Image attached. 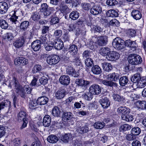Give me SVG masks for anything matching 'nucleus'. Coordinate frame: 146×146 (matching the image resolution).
Returning a JSON list of instances; mask_svg holds the SVG:
<instances>
[{
    "label": "nucleus",
    "instance_id": "1",
    "mask_svg": "<svg viewBox=\"0 0 146 146\" xmlns=\"http://www.w3.org/2000/svg\"><path fill=\"white\" fill-rule=\"evenodd\" d=\"M10 86L12 87L13 85L14 88L16 90L17 93L20 95L21 97L24 98L25 97L26 92L27 94H29L31 93V89L28 86H25L24 88L20 85L18 80L15 78H13L11 82L10 83Z\"/></svg>",
    "mask_w": 146,
    "mask_h": 146
},
{
    "label": "nucleus",
    "instance_id": "2",
    "mask_svg": "<svg viewBox=\"0 0 146 146\" xmlns=\"http://www.w3.org/2000/svg\"><path fill=\"white\" fill-rule=\"evenodd\" d=\"M129 63L132 65H136L141 64L142 61L141 57L136 54H131L128 57Z\"/></svg>",
    "mask_w": 146,
    "mask_h": 146
},
{
    "label": "nucleus",
    "instance_id": "3",
    "mask_svg": "<svg viewBox=\"0 0 146 146\" xmlns=\"http://www.w3.org/2000/svg\"><path fill=\"white\" fill-rule=\"evenodd\" d=\"M124 41L119 38L117 37L113 39L112 45L115 48L118 50L121 49L124 47Z\"/></svg>",
    "mask_w": 146,
    "mask_h": 146
},
{
    "label": "nucleus",
    "instance_id": "4",
    "mask_svg": "<svg viewBox=\"0 0 146 146\" xmlns=\"http://www.w3.org/2000/svg\"><path fill=\"white\" fill-rule=\"evenodd\" d=\"M60 60V58L59 56L54 55L48 57L46 61L50 65H54L58 63Z\"/></svg>",
    "mask_w": 146,
    "mask_h": 146
},
{
    "label": "nucleus",
    "instance_id": "5",
    "mask_svg": "<svg viewBox=\"0 0 146 146\" xmlns=\"http://www.w3.org/2000/svg\"><path fill=\"white\" fill-rule=\"evenodd\" d=\"M120 57L119 54L117 52L111 51L106 56V58L109 60L115 61L118 59Z\"/></svg>",
    "mask_w": 146,
    "mask_h": 146
},
{
    "label": "nucleus",
    "instance_id": "6",
    "mask_svg": "<svg viewBox=\"0 0 146 146\" xmlns=\"http://www.w3.org/2000/svg\"><path fill=\"white\" fill-rule=\"evenodd\" d=\"M89 91L93 95H98L101 92V89L98 85L94 84L90 87Z\"/></svg>",
    "mask_w": 146,
    "mask_h": 146
},
{
    "label": "nucleus",
    "instance_id": "7",
    "mask_svg": "<svg viewBox=\"0 0 146 146\" xmlns=\"http://www.w3.org/2000/svg\"><path fill=\"white\" fill-rule=\"evenodd\" d=\"M25 43V40L23 36L21 37L17 40H15L13 43V45L16 48H19L22 47Z\"/></svg>",
    "mask_w": 146,
    "mask_h": 146
},
{
    "label": "nucleus",
    "instance_id": "8",
    "mask_svg": "<svg viewBox=\"0 0 146 146\" xmlns=\"http://www.w3.org/2000/svg\"><path fill=\"white\" fill-rule=\"evenodd\" d=\"M15 65L21 64L23 65L27 64L28 63V60L25 57H22L16 58L14 61Z\"/></svg>",
    "mask_w": 146,
    "mask_h": 146
},
{
    "label": "nucleus",
    "instance_id": "9",
    "mask_svg": "<svg viewBox=\"0 0 146 146\" xmlns=\"http://www.w3.org/2000/svg\"><path fill=\"white\" fill-rule=\"evenodd\" d=\"M108 41V37L106 36H101L97 38V43L100 46L106 45Z\"/></svg>",
    "mask_w": 146,
    "mask_h": 146
},
{
    "label": "nucleus",
    "instance_id": "10",
    "mask_svg": "<svg viewBox=\"0 0 146 146\" xmlns=\"http://www.w3.org/2000/svg\"><path fill=\"white\" fill-rule=\"evenodd\" d=\"M135 106L138 109L143 110L146 109V102L145 101H138L134 104Z\"/></svg>",
    "mask_w": 146,
    "mask_h": 146
},
{
    "label": "nucleus",
    "instance_id": "11",
    "mask_svg": "<svg viewBox=\"0 0 146 146\" xmlns=\"http://www.w3.org/2000/svg\"><path fill=\"white\" fill-rule=\"evenodd\" d=\"M41 43L39 40H36L31 43V46L32 49L35 51H38L41 48Z\"/></svg>",
    "mask_w": 146,
    "mask_h": 146
},
{
    "label": "nucleus",
    "instance_id": "12",
    "mask_svg": "<svg viewBox=\"0 0 146 146\" xmlns=\"http://www.w3.org/2000/svg\"><path fill=\"white\" fill-rule=\"evenodd\" d=\"M70 79L69 76L66 75H64L60 77L59 81L60 83L64 85H67L70 82Z\"/></svg>",
    "mask_w": 146,
    "mask_h": 146
},
{
    "label": "nucleus",
    "instance_id": "13",
    "mask_svg": "<svg viewBox=\"0 0 146 146\" xmlns=\"http://www.w3.org/2000/svg\"><path fill=\"white\" fill-rule=\"evenodd\" d=\"M125 45L131 48V49L133 51L135 50L137 46V43L135 41H132L130 39L126 40L125 42Z\"/></svg>",
    "mask_w": 146,
    "mask_h": 146
},
{
    "label": "nucleus",
    "instance_id": "14",
    "mask_svg": "<svg viewBox=\"0 0 146 146\" xmlns=\"http://www.w3.org/2000/svg\"><path fill=\"white\" fill-rule=\"evenodd\" d=\"M102 11L101 7L98 5H95L90 9L91 13L94 15H98Z\"/></svg>",
    "mask_w": 146,
    "mask_h": 146
},
{
    "label": "nucleus",
    "instance_id": "15",
    "mask_svg": "<svg viewBox=\"0 0 146 146\" xmlns=\"http://www.w3.org/2000/svg\"><path fill=\"white\" fill-rule=\"evenodd\" d=\"M117 111L119 113L121 114V115L129 114L130 112V109L125 106L119 107L118 108Z\"/></svg>",
    "mask_w": 146,
    "mask_h": 146
},
{
    "label": "nucleus",
    "instance_id": "16",
    "mask_svg": "<svg viewBox=\"0 0 146 146\" xmlns=\"http://www.w3.org/2000/svg\"><path fill=\"white\" fill-rule=\"evenodd\" d=\"M8 9V5L6 2H0V13L1 14L5 13L7 12Z\"/></svg>",
    "mask_w": 146,
    "mask_h": 146
},
{
    "label": "nucleus",
    "instance_id": "17",
    "mask_svg": "<svg viewBox=\"0 0 146 146\" xmlns=\"http://www.w3.org/2000/svg\"><path fill=\"white\" fill-rule=\"evenodd\" d=\"M100 102L101 105L104 108H107L110 105L109 100L106 98H102Z\"/></svg>",
    "mask_w": 146,
    "mask_h": 146
},
{
    "label": "nucleus",
    "instance_id": "18",
    "mask_svg": "<svg viewBox=\"0 0 146 146\" xmlns=\"http://www.w3.org/2000/svg\"><path fill=\"white\" fill-rule=\"evenodd\" d=\"M76 84L80 86L86 87L88 85L90 82L88 81L80 79H77L75 81Z\"/></svg>",
    "mask_w": 146,
    "mask_h": 146
},
{
    "label": "nucleus",
    "instance_id": "19",
    "mask_svg": "<svg viewBox=\"0 0 146 146\" xmlns=\"http://www.w3.org/2000/svg\"><path fill=\"white\" fill-rule=\"evenodd\" d=\"M131 16L136 20L140 19L142 17L141 12L137 10H133L131 13Z\"/></svg>",
    "mask_w": 146,
    "mask_h": 146
},
{
    "label": "nucleus",
    "instance_id": "20",
    "mask_svg": "<svg viewBox=\"0 0 146 146\" xmlns=\"http://www.w3.org/2000/svg\"><path fill=\"white\" fill-rule=\"evenodd\" d=\"M66 72L67 74L74 77H77L79 75L75 70L71 67H68L66 70Z\"/></svg>",
    "mask_w": 146,
    "mask_h": 146
},
{
    "label": "nucleus",
    "instance_id": "21",
    "mask_svg": "<svg viewBox=\"0 0 146 146\" xmlns=\"http://www.w3.org/2000/svg\"><path fill=\"white\" fill-rule=\"evenodd\" d=\"M54 46L55 49L58 50H60L63 47V42L60 39L57 40L54 43Z\"/></svg>",
    "mask_w": 146,
    "mask_h": 146
},
{
    "label": "nucleus",
    "instance_id": "22",
    "mask_svg": "<svg viewBox=\"0 0 146 146\" xmlns=\"http://www.w3.org/2000/svg\"><path fill=\"white\" fill-rule=\"evenodd\" d=\"M48 100V98L45 96H42L39 97L37 100V103L40 105H44L46 104Z\"/></svg>",
    "mask_w": 146,
    "mask_h": 146
},
{
    "label": "nucleus",
    "instance_id": "23",
    "mask_svg": "<svg viewBox=\"0 0 146 146\" xmlns=\"http://www.w3.org/2000/svg\"><path fill=\"white\" fill-rule=\"evenodd\" d=\"M78 49L77 46L74 44L71 45L68 49V52L72 56L76 55L78 53Z\"/></svg>",
    "mask_w": 146,
    "mask_h": 146
},
{
    "label": "nucleus",
    "instance_id": "24",
    "mask_svg": "<svg viewBox=\"0 0 146 146\" xmlns=\"http://www.w3.org/2000/svg\"><path fill=\"white\" fill-rule=\"evenodd\" d=\"M51 119L50 116L48 115H46L44 116L43 121V125L45 127L49 126L50 124Z\"/></svg>",
    "mask_w": 146,
    "mask_h": 146
},
{
    "label": "nucleus",
    "instance_id": "25",
    "mask_svg": "<svg viewBox=\"0 0 146 146\" xmlns=\"http://www.w3.org/2000/svg\"><path fill=\"white\" fill-rule=\"evenodd\" d=\"M91 71L94 74L98 75L100 74L102 72L101 68L98 65H95L93 66Z\"/></svg>",
    "mask_w": 146,
    "mask_h": 146
},
{
    "label": "nucleus",
    "instance_id": "26",
    "mask_svg": "<svg viewBox=\"0 0 146 146\" xmlns=\"http://www.w3.org/2000/svg\"><path fill=\"white\" fill-rule=\"evenodd\" d=\"M102 68L103 69L107 72H109L112 69V65L110 63L104 62L102 63Z\"/></svg>",
    "mask_w": 146,
    "mask_h": 146
},
{
    "label": "nucleus",
    "instance_id": "27",
    "mask_svg": "<svg viewBox=\"0 0 146 146\" xmlns=\"http://www.w3.org/2000/svg\"><path fill=\"white\" fill-rule=\"evenodd\" d=\"M119 77V74L113 73L109 74L108 76V78L111 81H116L118 80Z\"/></svg>",
    "mask_w": 146,
    "mask_h": 146
},
{
    "label": "nucleus",
    "instance_id": "28",
    "mask_svg": "<svg viewBox=\"0 0 146 146\" xmlns=\"http://www.w3.org/2000/svg\"><path fill=\"white\" fill-rule=\"evenodd\" d=\"M65 95V91L64 90H58L55 94L56 97L58 99L63 98Z\"/></svg>",
    "mask_w": 146,
    "mask_h": 146
},
{
    "label": "nucleus",
    "instance_id": "29",
    "mask_svg": "<svg viewBox=\"0 0 146 146\" xmlns=\"http://www.w3.org/2000/svg\"><path fill=\"white\" fill-rule=\"evenodd\" d=\"M50 36L48 34H46L44 35H42L40 37L39 40L41 43L44 44L47 42V41L50 40Z\"/></svg>",
    "mask_w": 146,
    "mask_h": 146
},
{
    "label": "nucleus",
    "instance_id": "30",
    "mask_svg": "<svg viewBox=\"0 0 146 146\" xmlns=\"http://www.w3.org/2000/svg\"><path fill=\"white\" fill-rule=\"evenodd\" d=\"M106 15L109 17H115L118 15V12L113 9H110L106 13Z\"/></svg>",
    "mask_w": 146,
    "mask_h": 146
},
{
    "label": "nucleus",
    "instance_id": "31",
    "mask_svg": "<svg viewBox=\"0 0 146 146\" xmlns=\"http://www.w3.org/2000/svg\"><path fill=\"white\" fill-rule=\"evenodd\" d=\"M72 113L70 112H64L62 114V118L66 121L70 120L73 117Z\"/></svg>",
    "mask_w": 146,
    "mask_h": 146
},
{
    "label": "nucleus",
    "instance_id": "32",
    "mask_svg": "<svg viewBox=\"0 0 146 146\" xmlns=\"http://www.w3.org/2000/svg\"><path fill=\"white\" fill-rule=\"evenodd\" d=\"M82 98L84 100L90 101L92 100L93 97V94L90 92L84 93L82 95Z\"/></svg>",
    "mask_w": 146,
    "mask_h": 146
},
{
    "label": "nucleus",
    "instance_id": "33",
    "mask_svg": "<svg viewBox=\"0 0 146 146\" xmlns=\"http://www.w3.org/2000/svg\"><path fill=\"white\" fill-rule=\"evenodd\" d=\"M58 137L55 135H49L47 138V141L50 143H56L58 141Z\"/></svg>",
    "mask_w": 146,
    "mask_h": 146
},
{
    "label": "nucleus",
    "instance_id": "34",
    "mask_svg": "<svg viewBox=\"0 0 146 146\" xmlns=\"http://www.w3.org/2000/svg\"><path fill=\"white\" fill-rule=\"evenodd\" d=\"M44 44V48L47 51L51 50L53 48L54 42L52 41H49Z\"/></svg>",
    "mask_w": 146,
    "mask_h": 146
},
{
    "label": "nucleus",
    "instance_id": "35",
    "mask_svg": "<svg viewBox=\"0 0 146 146\" xmlns=\"http://www.w3.org/2000/svg\"><path fill=\"white\" fill-rule=\"evenodd\" d=\"M60 10L62 13L66 14L70 12V9L66 5L61 3L60 6Z\"/></svg>",
    "mask_w": 146,
    "mask_h": 146
},
{
    "label": "nucleus",
    "instance_id": "36",
    "mask_svg": "<svg viewBox=\"0 0 146 146\" xmlns=\"http://www.w3.org/2000/svg\"><path fill=\"white\" fill-rule=\"evenodd\" d=\"M11 102L7 100H3L0 102V110L5 107L10 106Z\"/></svg>",
    "mask_w": 146,
    "mask_h": 146
},
{
    "label": "nucleus",
    "instance_id": "37",
    "mask_svg": "<svg viewBox=\"0 0 146 146\" xmlns=\"http://www.w3.org/2000/svg\"><path fill=\"white\" fill-rule=\"evenodd\" d=\"M79 16V13L77 11H72L69 15L70 18L72 20H77Z\"/></svg>",
    "mask_w": 146,
    "mask_h": 146
},
{
    "label": "nucleus",
    "instance_id": "38",
    "mask_svg": "<svg viewBox=\"0 0 146 146\" xmlns=\"http://www.w3.org/2000/svg\"><path fill=\"white\" fill-rule=\"evenodd\" d=\"M141 79L140 74L136 73L131 77V80L134 83H137Z\"/></svg>",
    "mask_w": 146,
    "mask_h": 146
},
{
    "label": "nucleus",
    "instance_id": "39",
    "mask_svg": "<svg viewBox=\"0 0 146 146\" xmlns=\"http://www.w3.org/2000/svg\"><path fill=\"white\" fill-rule=\"evenodd\" d=\"M129 81L128 77L126 76L121 77L119 79V83L122 86H124Z\"/></svg>",
    "mask_w": 146,
    "mask_h": 146
},
{
    "label": "nucleus",
    "instance_id": "40",
    "mask_svg": "<svg viewBox=\"0 0 146 146\" xmlns=\"http://www.w3.org/2000/svg\"><path fill=\"white\" fill-rule=\"evenodd\" d=\"M29 25V22L27 21L22 22L20 24L19 27L20 29L23 31H25Z\"/></svg>",
    "mask_w": 146,
    "mask_h": 146
},
{
    "label": "nucleus",
    "instance_id": "41",
    "mask_svg": "<svg viewBox=\"0 0 146 146\" xmlns=\"http://www.w3.org/2000/svg\"><path fill=\"white\" fill-rule=\"evenodd\" d=\"M110 51V49L107 47H102L101 48L100 50V53L103 56H106L109 54Z\"/></svg>",
    "mask_w": 146,
    "mask_h": 146
},
{
    "label": "nucleus",
    "instance_id": "42",
    "mask_svg": "<svg viewBox=\"0 0 146 146\" xmlns=\"http://www.w3.org/2000/svg\"><path fill=\"white\" fill-rule=\"evenodd\" d=\"M26 113L24 111H20L17 115V119L19 121L24 120V119H27L26 118Z\"/></svg>",
    "mask_w": 146,
    "mask_h": 146
},
{
    "label": "nucleus",
    "instance_id": "43",
    "mask_svg": "<svg viewBox=\"0 0 146 146\" xmlns=\"http://www.w3.org/2000/svg\"><path fill=\"white\" fill-rule=\"evenodd\" d=\"M60 112L58 107L57 106H55L52 109V114L53 116L58 117L60 114Z\"/></svg>",
    "mask_w": 146,
    "mask_h": 146
},
{
    "label": "nucleus",
    "instance_id": "44",
    "mask_svg": "<svg viewBox=\"0 0 146 146\" xmlns=\"http://www.w3.org/2000/svg\"><path fill=\"white\" fill-rule=\"evenodd\" d=\"M121 117L122 119L127 122L132 121L133 119V115L129 114L121 115Z\"/></svg>",
    "mask_w": 146,
    "mask_h": 146
},
{
    "label": "nucleus",
    "instance_id": "45",
    "mask_svg": "<svg viewBox=\"0 0 146 146\" xmlns=\"http://www.w3.org/2000/svg\"><path fill=\"white\" fill-rule=\"evenodd\" d=\"M72 135L69 133L66 134L62 136L61 140L64 143H67L70 139Z\"/></svg>",
    "mask_w": 146,
    "mask_h": 146
},
{
    "label": "nucleus",
    "instance_id": "46",
    "mask_svg": "<svg viewBox=\"0 0 146 146\" xmlns=\"http://www.w3.org/2000/svg\"><path fill=\"white\" fill-rule=\"evenodd\" d=\"M38 104L36 100H32L30 102L29 104V108L31 109H35L36 108Z\"/></svg>",
    "mask_w": 146,
    "mask_h": 146
},
{
    "label": "nucleus",
    "instance_id": "47",
    "mask_svg": "<svg viewBox=\"0 0 146 146\" xmlns=\"http://www.w3.org/2000/svg\"><path fill=\"white\" fill-rule=\"evenodd\" d=\"M141 131V129L137 127L133 128L131 130V133L135 136L138 135Z\"/></svg>",
    "mask_w": 146,
    "mask_h": 146
},
{
    "label": "nucleus",
    "instance_id": "48",
    "mask_svg": "<svg viewBox=\"0 0 146 146\" xmlns=\"http://www.w3.org/2000/svg\"><path fill=\"white\" fill-rule=\"evenodd\" d=\"M105 126V123L103 122L98 121L94 125V128L97 129H100L103 128Z\"/></svg>",
    "mask_w": 146,
    "mask_h": 146
},
{
    "label": "nucleus",
    "instance_id": "49",
    "mask_svg": "<svg viewBox=\"0 0 146 146\" xmlns=\"http://www.w3.org/2000/svg\"><path fill=\"white\" fill-rule=\"evenodd\" d=\"M42 69V66L39 64H36L32 69L33 73H36L40 71Z\"/></svg>",
    "mask_w": 146,
    "mask_h": 146
},
{
    "label": "nucleus",
    "instance_id": "50",
    "mask_svg": "<svg viewBox=\"0 0 146 146\" xmlns=\"http://www.w3.org/2000/svg\"><path fill=\"white\" fill-rule=\"evenodd\" d=\"M131 129L130 125L127 124H125L121 125L119 128L120 131L123 132L129 130Z\"/></svg>",
    "mask_w": 146,
    "mask_h": 146
},
{
    "label": "nucleus",
    "instance_id": "51",
    "mask_svg": "<svg viewBox=\"0 0 146 146\" xmlns=\"http://www.w3.org/2000/svg\"><path fill=\"white\" fill-rule=\"evenodd\" d=\"M0 26L2 29H6L8 27V24L5 20L1 19L0 20Z\"/></svg>",
    "mask_w": 146,
    "mask_h": 146
},
{
    "label": "nucleus",
    "instance_id": "52",
    "mask_svg": "<svg viewBox=\"0 0 146 146\" xmlns=\"http://www.w3.org/2000/svg\"><path fill=\"white\" fill-rule=\"evenodd\" d=\"M74 106L75 109H79L81 108V106L85 107V104L82 101H80L79 102H76L74 104Z\"/></svg>",
    "mask_w": 146,
    "mask_h": 146
},
{
    "label": "nucleus",
    "instance_id": "53",
    "mask_svg": "<svg viewBox=\"0 0 146 146\" xmlns=\"http://www.w3.org/2000/svg\"><path fill=\"white\" fill-rule=\"evenodd\" d=\"M146 80L145 79H141L137 83L138 86L140 88H142L146 86Z\"/></svg>",
    "mask_w": 146,
    "mask_h": 146
},
{
    "label": "nucleus",
    "instance_id": "54",
    "mask_svg": "<svg viewBox=\"0 0 146 146\" xmlns=\"http://www.w3.org/2000/svg\"><path fill=\"white\" fill-rule=\"evenodd\" d=\"M113 99L115 101L117 102H120L124 100L123 97L117 94H113L112 95Z\"/></svg>",
    "mask_w": 146,
    "mask_h": 146
},
{
    "label": "nucleus",
    "instance_id": "55",
    "mask_svg": "<svg viewBox=\"0 0 146 146\" xmlns=\"http://www.w3.org/2000/svg\"><path fill=\"white\" fill-rule=\"evenodd\" d=\"M106 3L108 6H112L117 4L118 2L116 0H107Z\"/></svg>",
    "mask_w": 146,
    "mask_h": 146
},
{
    "label": "nucleus",
    "instance_id": "56",
    "mask_svg": "<svg viewBox=\"0 0 146 146\" xmlns=\"http://www.w3.org/2000/svg\"><path fill=\"white\" fill-rule=\"evenodd\" d=\"M86 65L88 67L91 66L93 64L92 60L90 58H87L85 61Z\"/></svg>",
    "mask_w": 146,
    "mask_h": 146
},
{
    "label": "nucleus",
    "instance_id": "57",
    "mask_svg": "<svg viewBox=\"0 0 146 146\" xmlns=\"http://www.w3.org/2000/svg\"><path fill=\"white\" fill-rule=\"evenodd\" d=\"M11 13H13L18 18V17L23 16V12L19 9L16 11H11Z\"/></svg>",
    "mask_w": 146,
    "mask_h": 146
},
{
    "label": "nucleus",
    "instance_id": "58",
    "mask_svg": "<svg viewBox=\"0 0 146 146\" xmlns=\"http://www.w3.org/2000/svg\"><path fill=\"white\" fill-rule=\"evenodd\" d=\"M42 76L39 79V81L40 84L44 85L48 83V79L46 77L44 76V75Z\"/></svg>",
    "mask_w": 146,
    "mask_h": 146
},
{
    "label": "nucleus",
    "instance_id": "59",
    "mask_svg": "<svg viewBox=\"0 0 146 146\" xmlns=\"http://www.w3.org/2000/svg\"><path fill=\"white\" fill-rule=\"evenodd\" d=\"M81 6L83 9L88 11L90 8L91 5L89 3H83L81 4Z\"/></svg>",
    "mask_w": 146,
    "mask_h": 146
},
{
    "label": "nucleus",
    "instance_id": "60",
    "mask_svg": "<svg viewBox=\"0 0 146 146\" xmlns=\"http://www.w3.org/2000/svg\"><path fill=\"white\" fill-rule=\"evenodd\" d=\"M54 10V9L53 7H49L43 13L44 16H49L51 14L52 12Z\"/></svg>",
    "mask_w": 146,
    "mask_h": 146
},
{
    "label": "nucleus",
    "instance_id": "61",
    "mask_svg": "<svg viewBox=\"0 0 146 146\" xmlns=\"http://www.w3.org/2000/svg\"><path fill=\"white\" fill-rule=\"evenodd\" d=\"M79 131L81 133H86L88 131V128L87 125H85L84 127H80Z\"/></svg>",
    "mask_w": 146,
    "mask_h": 146
},
{
    "label": "nucleus",
    "instance_id": "62",
    "mask_svg": "<svg viewBox=\"0 0 146 146\" xmlns=\"http://www.w3.org/2000/svg\"><path fill=\"white\" fill-rule=\"evenodd\" d=\"M91 52L88 50H85L82 53V56L83 58H89L91 54Z\"/></svg>",
    "mask_w": 146,
    "mask_h": 146
},
{
    "label": "nucleus",
    "instance_id": "63",
    "mask_svg": "<svg viewBox=\"0 0 146 146\" xmlns=\"http://www.w3.org/2000/svg\"><path fill=\"white\" fill-rule=\"evenodd\" d=\"M125 138L127 140L131 141L135 139L136 137L131 133L125 136Z\"/></svg>",
    "mask_w": 146,
    "mask_h": 146
},
{
    "label": "nucleus",
    "instance_id": "64",
    "mask_svg": "<svg viewBox=\"0 0 146 146\" xmlns=\"http://www.w3.org/2000/svg\"><path fill=\"white\" fill-rule=\"evenodd\" d=\"M12 142L14 146H20L21 143L20 139L19 138L14 139L13 140Z\"/></svg>",
    "mask_w": 146,
    "mask_h": 146
}]
</instances>
